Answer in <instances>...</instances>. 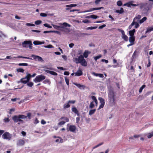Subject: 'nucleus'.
I'll return each instance as SVG.
<instances>
[{"mask_svg":"<svg viewBox=\"0 0 153 153\" xmlns=\"http://www.w3.org/2000/svg\"><path fill=\"white\" fill-rule=\"evenodd\" d=\"M153 3H142L139 5L140 9H144L145 10L148 11L150 10L152 7Z\"/></svg>","mask_w":153,"mask_h":153,"instance_id":"1","label":"nucleus"},{"mask_svg":"<svg viewBox=\"0 0 153 153\" xmlns=\"http://www.w3.org/2000/svg\"><path fill=\"white\" fill-rule=\"evenodd\" d=\"M108 96L110 103L112 105L114 104L115 97V93L113 91H110L109 92Z\"/></svg>","mask_w":153,"mask_h":153,"instance_id":"2","label":"nucleus"},{"mask_svg":"<svg viewBox=\"0 0 153 153\" xmlns=\"http://www.w3.org/2000/svg\"><path fill=\"white\" fill-rule=\"evenodd\" d=\"M59 26V28H60L59 30L62 31H65V30H66L68 32H69V30L68 29H67L66 28V27H70L71 25L66 22H64L62 23H59L58 24Z\"/></svg>","mask_w":153,"mask_h":153,"instance_id":"3","label":"nucleus"},{"mask_svg":"<svg viewBox=\"0 0 153 153\" xmlns=\"http://www.w3.org/2000/svg\"><path fill=\"white\" fill-rule=\"evenodd\" d=\"M27 118L26 116L23 115H19L18 116H15L13 117L12 119L15 123H17L18 122H23L22 120L21 119H25Z\"/></svg>","mask_w":153,"mask_h":153,"instance_id":"4","label":"nucleus"},{"mask_svg":"<svg viewBox=\"0 0 153 153\" xmlns=\"http://www.w3.org/2000/svg\"><path fill=\"white\" fill-rule=\"evenodd\" d=\"M2 137L4 140H10L12 139V135L9 132H6L3 133Z\"/></svg>","mask_w":153,"mask_h":153,"instance_id":"5","label":"nucleus"},{"mask_svg":"<svg viewBox=\"0 0 153 153\" xmlns=\"http://www.w3.org/2000/svg\"><path fill=\"white\" fill-rule=\"evenodd\" d=\"M45 76L42 75H40L37 76L35 79L33 80L34 82H40L43 80L45 79Z\"/></svg>","mask_w":153,"mask_h":153,"instance_id":"6","label":"nucleus"},{"mask_svg":"<svg viewBox=\"0 0 153 153\" xmlns=\"http://www.w3.org/2000/svg\"><path fill=\"white\" fill-rule=\"evenodd\" d=\"M31 77V75L30 74H27L25 77L21 79V82L23 83L26 84L29 81Z\"/></svg>","mask_w":153,"mask_h":153,"instance_id":"7","label":"nucleus"},{"mask_svg":"<svg viewBox=\"0 0 153 153\" xmlns=\"http://www.w3.org/2000/svg\"><path fill=\"white\" fill-rule=\"evenodd\" d=\"M68 127L67 128L68 131H70L73 132H75L76 130V126L73 125H69V124L67 125Z\"/></svg>","mask_w":153,"mask_h":153,"instance_id":"8","label":"nucleus"},{"mask_svg":"<svg viewBox=\"0 0 153 153\" xmlns=\"http://www.w3.org/2000/svg\"><path fill=\"white\" fill-rule=\"evenodd\" d=\"M84 59L83 56L82 55H80L79 56L78 58H74V61L76 63L78 64L79 63V62H81Z\"/></svg>","mask_w":153,"mask_h":153,"instance_id":"9","label":"nucleus"},{"mask_svg":"<svg viewBox=\"0 0 153 153\" xmlns=\"http://www.w3.org/2000/svg\"><path fill=\"white\" fill-rule=\"evenodd\" d=\"M32 45V43L30 40H27L24 41L22 43V46L25 48L28 47L27 45Z\"/></svg>","mask_w":153,"mask_h":153,"instance_id":"10","label":"nucleus"},{"mask_svg":"<svg viewBox=\"0 0 153 153\" xmlns=\"http://www.w3.org/2000/svg\"><path fill=\"white\" fill-rule=\"evenodd\" d=\"M31 56L33 57V59L35 60H37L38 61L40 62L43 61V59L42 58L38 56L35 55L33 54L31 55Z\"/></svg>","mask_w":153,"mask_h":153,"instance_id":"11","label":"nucleus"},{"mask_svg":"<svg viewBox=\"0 0 153 153\" xmlns=\"http://www.w3.org/2000/svg\"><path fill=\"white\" fill-rule=\"evenodd\" d=\"M104 8L103 7H99L98 8H91L88 10H85L83 11V13H86L87 12H89L93 11L94 10H100L101 9H103Z\"/></svg>","mask_w":153,"mask_h":153,"instance_id":"12","label":"nucleus"},{"mask_svg":"<svg viewBox=\"0 0 153 153\" xmlns=\"http://www.w3.org/2000/svg\"><path fill=\"white\" fill-rule=\"evenodd\" d=\"M74 84L81 89H84L86 87V86L84 85H82L76 83H74Z\"/></svg>","mask_w":153,"mask_h":153,"instance_id":"13","label":"nucleus"},{"mask_svg":"<svg viewBox=\"0 0 153 153\" xmlns=\"http://www.w3.org/2000/svg\"><path fill=\"white\" fill-rule=\"evenodd\" d=\"M13 58L11 57L10 56H7L6 57V59H10L11 58ZM13 58H22L24 59H32L31 58H30L29 57H24L22 56H18L17 57H14Z\"/></svg>","mask_w":153,"mask_h":153,"instance_id":"14","label":"nucleus"},{"mask_svg":"<svg viewBox=\"0 0 153 153\" xmlns=\"http://www.w3.org/2000/svg\"><path fill=\"white\" fill-rule=\"evenodd\" d=\"M75 76H80L82 74V72L80 68H79L78 70L75 73Z\"/></svg>","mask_w":153,"mask_h":153,"instance_id":"15","label":"nucleus"},{"mask_svg":"<svg viewBox=\"0 0 153 153\" xmlns=\"http://www.w3.org/2000/svg\"><path fill=\"white\" fill-rule=\"evenodd\" d=\"M71 110L75 114H76L77 116H79V113L78 110L75 107H73L71 109Z\"/></svg>","mask_w":153,"mask_h":153,"instance_id":"16","label":"nucleus"},{"mask_svg":"<svg viewBox=\"0 0 153 153\" xmlns=\"http://www.w3.org/2000/svg\"><path fill=\"white\" fill-rule=\"evenodd\" d=\"M25 143V142L23 140H19L17 143V145L19 146H22Z\"/></svg>","mask_w":153,"mask_h":153,"instance_id":"17","label":"nucleus"},{"mask_svg":"<svg viewBox=\"0 0 153 153\" xmlns=\"http://www.w3.org/2000/svg\"><path fill=\"white\" fill-rule=\"evenodd\" d=\"M60 120H63L65 123L68 122L69 121V119L66 117H63L60 118L59 119Z\"/></svg>","mask_w":153,"mask_h":153,"instance_id":"18","label":"nucleus"},{"mask_svg":"<svg viewBox=\"0 0 153 153\" xmlns=\"http://www.w3.org/2000/svg\"><path fill=\"white\" fill-rule=\"evenodd\" d=\"M135 32V30L134 29L132 30H131L129 31V33L130 36L134 37V34Z\"/></svg>","mask_w":153,"mask_h":153,"instance_id":"19","label":"nucleus"},{"mask_svg":"<svg viewBox=\"0 0 153 153\" xmlns=\"http://www.w3.org/2000/svg\"><path fill=\"white\" fill-rule=\"evenodd\" d=\"M79 62V63L84 66H86L87 65V62L85 59L83 60V61L81 62Z\"/></svg>","mask_w":153,"mask_h":153,"instance_id":"20","label":"nucleus"},{"mask_svg":"<svg viewBox=\"0 0 153 153\" xmlns=\"http://www.w3.org/2000/svg\"><path fill=\"white\" fill-rule=\"evenodd\" d=\"M91 98L94 101L95 103V106H97L98 105V102L96 97L94 96H92Z\"/></svg>","mask_w":153,"mask_h":153,"instance_id":"21","label":"nucleus"},{"mask_svg":"<svg viewBox=\"0 0 153 153\" xmlns=\"http://www.w3.org/2000/svg\"><path fill=\"white\" fill-rule=\"evenodd\" d=\"M135 40V37L130 36L129 37V41L130 43H134Z\"/></svg>","mask_w":153,"mask_h":153,"instance_id":"22","label":"nucleus"},{"mask_svg":"<svg viewBox=\"0 0 153 153\" xmlns=\"http://www.w3.org/2000/svg\"><path fill=\"white\" fill-rule=\"evenodd\" d=\"M44 42H41L39 41H34L33 42V44L34 45H36L43 44H44Z\"/></svg>","mask_w":153,"mask_h":153,"instance_id":"23","label":"nucleus"},{"mask_svg":"<svg viewBox=\"0 0 153 153\" xmlns=\"http://www.w3.org/2000/svg\"><path fill=\"white\" fill-rule=\"evenodd\" d=\"M90 53V52H89L88 51H85L83 53V57L85 58H87L88 56V54Z\"/></svg>","mask_w":153,"mask_h":153,"instance_id":"24","label":"nucleus"},{"mask_svg":"<svg viewBox=\"0 0 153 153\" xmlns=\"http://www.w3.org/2000/svg\"><path fill=\"white\" fill-rule=\"evenodd\" d=\"M122 38L126 41H127L128 39V36L125 34V33L122 34Z\"/></svg>","mask_w":153,"mask_h":153,"instance_id":"25","label":"nucleus"},{"mask_svg":"<svg viewBox=\"0 0 153 153\" xmlns=\"http://www.w3.org/2000/svg\"><path fill=\"white\" fill-rule=\"evenodd\" d=\"M141 18V16L140 15H138L137 16L135 17L133 19V21H139V20Z\"/></svg>","mask_w":153,"mask_h":153,"instance_id":"26","label":"nucleus"},{"mask_svg":"<svg viewBox=\"0 0 153 153\" xmlns=\"http://www.w3.org/2000/svg\"><path fill=\"white\" fill-rule=\"evenodd\" d=\"M58 139H57L56 140V142L58 143H62L63 142V140L61 138L58 137Z\"/></svg>","mask_w":153,"mask_h":153,"instance_id":"27","label":"nucleus"},{"mask_svg":"<svg viewBox=\"0 0 153 153\" xmlns=\"http://www.w3.org/2000/svg\"><path fill=\"white\" fill-rule=\"evenodd\" d=\"M96 111V109H91L89 111V114L91 115L94 114Z\"/></svg>","mask_w":153,"mask_h":153,"instance_id":"28","label":"nucleus"},{"mask_svg":"<svg viewBox=\"0 0 153 153\" xmlns=\"http://www.w3.org/2000/svg\"><path fill=\"white\" fill-rule=\"evenodd\" d=\"M153 30V26L149 27L147 28V30L146 32V33H147L148 32H150L151 31Z\"/></svg>","mask_w":153,"mask_h":153,"instance_id":"29","label":"nucleus"},{"mask_svg":"<svg viewBox=\"0 0 153 153\" xmlns=\"http://www.w3.org/2000/svg\"><path fill=\"white\" fill-rule=\"evenodd\" d=\"M147 18L146 17H144L143 18H142L139 21V22L140 24H141L143 23L144 21H146L147 19Z\"/></svg>","mask_w":153,"mask_h":153,"instance_id":"30","label":"nucleus"},{"mask_svg":"<svg viewBox=\"0 0 153 153\" xmlns=\"http://www.w3.org/2000/svg\"><path fill=\"white\" fill-rule=\"evenodd\" d=\"M132 22H134V25H135V28H137L139 27V24L137 22V21H133Z\"/></svg>","mask_w":153,"mask_h":153,"instance_id":"31","label":"nucleus"},{"mask_svg":"<svg viewBox=\"0 0 153 153\" xmlns=\"http://www.w3.org/2000/svg\"><path fill=\"white\" fill-rule=\"evenodd\" d=\"M153 136V131L148 133L147 135V137L149 139L151 138Z\"/></svg>","mask_w":153,"mask_h":153,"instance_id":"32","label":"nucleus"},{"mask_svg":"<svg viewBox=\"0 0 153 153\" xmlns=\"http://www.w3.org/2000/svg\"><path fill=\"white\" fill-rule=\"evenodd\" d=\"M94 106H95V105L94 104V102L92 101V102H91L90 103V104L89 106V107L90 108H92L94 107Z\"/></svg>","mask_w":153,"mask_h":153,"instance_id":"33","label":"nucleus"},{"mask_svg":"<svg viewBox=\"0 0 153 153\" xmlns=\"http://www.w3.org/2000/svg\"><path fill=\"white\" fill-rule=\"evenodd\" d=\"M123 8H121L120 10H116V12L121 14L123 12Z\"/></svg>","mask_w":153,"mask_h":153,"instance_id":"34","label":"nucleus"},{"mask_svg":"<svg viewBox=\"0 0 153 153\" xmlns=\"http://www.w3.org/2000/svg\"><path fill=\"white\" fill-rule=\"evenodd\" d=\"M98 100L100 101L101 104H105V102L104 100L101 97H99L98 98Z\"/></svg>","mask_w":153,"mask_h":153,"instance_id":"35","label":"nucleus"},{"mask_svg":"<svg viewBox=\"0 0 153 153\" xmlns=\"http://www.w3.org/2000/svg\"><path fill=\"white\" fill-rule=\"evenodd\" d=\"M70 107V105L69 104V103H67L65 104L64 105V109H66V108H69Z\"/></svg>","mask_w":153,"mask_h":153,"instance_id":"36","label":"nucleus"},{"mask_svg":"<svg viewBox=\"0 0 153 153\" xmlns=\"http://www.w3.org/2000/svg\"><path fill=\"white\" fill-rule=\"evenodd\" d=\"M131 1L125 4H124V6H127L128 7H130L131 6Z\"/></svg>","mask_w":153,"mask_h":153,"instance_id":"37","label":"nucleus"},{"mask_svg":"<svg viewBox=\"0 0 153 153\" xmlns=\"http://www.w3.org/2000/svg\"><path fill=\"white\" fill-rule=\"evenodd\" d=\"M17 71L18 72L23 73L24 71V70L21 68H19L17 69Z\"/></svg>","mask_w":153,"mask_h":153,"instance_id":"38","label":"nucleus"},{"mask_svg":"<svg viewBox=\"0 0 153 153\" xmlns=\"http://www.w3.org/2000/svg\"><path fill=\"white\" fill-rule=\"evenodd\" d=\"M97 27H88L86 28V30H92L95 29Z\"/></svg>","mask_w":153,"mask_h":153,"instance_id":"39","label":"nucleus"},{"mask_svg":"<svg viewBox=\"0 0 153 153\" xmlns=\"http://www.w3.org/2000/svg\"><path fill=\"white\" fill-rule=\"evenodd\" d=\"M43 83L45 84L48 83L50 85L51 83V82L49 79H46L43 81Z\"/></svg>","mask_w":153,"mask_h":153,"instance_id":"40","label":"nucleus"},{"mask_svg":"<svg viewBox=\"0 0 153 153\" xmlns=\"http://www.w3.org/2000/svg\"><path fill=\"white\" fill-rule=\"evenodd\" d=\"M102 57V55H99L95 57H94V58L96 61L97 59H100Z\"/></svg>","mask_w":153,"mask_h":153,"instance_id":"41","label":"nucleus"},{"mask_svg":"<svg viewBox=\"0 0 153 153\" xmlns=\"http://www.w3.org/2000/svg\"><path fill=\"white\" fill-rule=\"evenodd\" d=\"M146 87V85H143L140 88L139 90V92L140 93H141L142 92L143 89L145 88Z\"/></svg>","mask_w":153,"mask_h":153,"instance_id":"42","label":"nucleus"},{"mask_svg":"<svg viewBox=\"0 0 153 153\" xmlns=\"http://www.w3.org/2000/svg\"><path fill=\"white\" fill-rule=\"evenodd\" d=\"M42 22V21L40 20H38L36 21L35 22V23L36 25H39Z\"/></svg>","mask_w":153,"mask_h":153,"instance_id":"43","label":"nucleus"},{"mask_svg":"<svg viewBox=\"0 0 153 153\" xmlns=\"http://www.w3.org/2000/svg\"><path fill=\"white\" fill-rule=\"evenodd\" d=\"M45 27H47L49 28H52V27L50 25L48 24L47 23L43 25Z\"/></svg>","mask_w":153,"mask_h":153,"instance_id":"44","label":"nucleus"},{"mask_svg":"<svg viewBox=\"0 0 153 153\" xmlns=\"http://www.w3.org/2000/svg\"><path fill=\"white\" fill-rule=\"evenodd\" d=\"M50 74L54 76H57V74L56 73L52 71H51Z\"/></svg>","mask_w":153,"mask_h":153,"instance_id":"45","label":"nucleus"},{"mask_svg":"<svg viewBox=\"0 0 153 153\" xmlns=\"http://www.w3.org/2000/svg\"><path fill=\"white\" fill-rule=\"evenodd\" d=\"M122 2L120 0L118 1L117 2V5L118 6H121L122 5Z\"/></svg>","mask_w":153,"mask_h":153,"instance_id":"46","label":"nucleus"},{"mask_svg":"<svg viewBox=\"0 0 153 153\" xmlns=\"http://www.w3.org/2000/svg\"><path fill=\"white\" fill-rule=\"evenodd\" d=\"M76 6V4H72L70 5H66V7H75Z\"/></svg>","mask_w":153,"mask_h":153,"instance_id":"47","label":"nucleus"},{"mask_svg":"<svg viewBox=\"0 0 153 153\" xmlns=\"http://www.w3.org/2000/svg\"><path fill=\"white\" fill-rule=\"evenodd\" d=\"M65 123L62 120L58 124V125L61 126L62 125H64Z\"/></svg>","mask_w":153,"mask_h":153,"instance_id":"48","label":"nucleus"},{"mask_svg":"<svg viewBox=\"0 0 153 153\" xmlns=\"http://www.w3.org/2000/svg\"><path fill=\"white\" fill-rule=\"evenodd\" d=\"M19 66H27L28 65V64L26 63H19L18 64Z\"/></svg>","mask_w":153,"mask_h":153,"instance_id":"49","label":"nucleus"},{"mask_svg":"<svg viewBox=\"0 0 153 153\" xmlns=\"http://www.w3.org/2000/svg\"><path fill=\"white\" fill-rule=\"evenodd\" d=\"M33 83L31 82H29L27 84V85L28 86L30 87H32L33 86Z\"/></svg>","mask_w":153,"mask_h":153,"instance_id":"50","label":"nucleus"},{"mask_svg":"<svg viewBox=\"0 0 153 153\" xmlns=\"http://www.w3.org/2000/svg\"><path fill=\"white\" fill-rule=\"evenodd\" d=\"M52 25L54 28L57 29H59V26H58L53 24H52Z\"/></svg>","mask_w":153,"mask_h":153,"instance_id":"51","label":"nucleus"},{"mask_svg":"<svg viewBox=\"0 0 153 153\" xmlns=\"http://www.w3.org/2000/svg\"><path fill=\"white\" fill-rule=\"evenodd\" d=\"M26 25L28 26H34L35 25L33 24L27 23L26 24Z\"/></svg>","mask_w":153,"mask_h":153,"instance_id":"52","label":"nucleus"},{"mask_svg":"<svg viewBox=\"0 0 153 153\" xmlns=\"http://www.w3.org/2000/svg\"><path fill=\"white\" fill-rule=\"evenodd\" d=\"M102 0H96L95 1V4L96 5H97L100 3Z\"/></svg>","mask_w":153,"mask_h":153,"instance_id":"53","label":"nucleus"},{"mask_svg":"<svg viewBox=\"0 0 153 153\" xmlns=\"http://www.w3.org/2000/svg\"><path fill=\"white\" fill-rule=\"evenodd\" d=\"M82 22L85 23H90V22L88 20L85 19L82 21Z\"/></svg>","mask_w":153,"mask_h":153,"instance_id":"54","label":"nucleus"},{"mask_svg":"<svg viewBox=\"0 0 153 153\" xmlns=\"http://www.w3.org/2000/svg\"><path fill=\"white\" fill-rule=\"evenodd\" d=\"M40 16L42 17H46L47 16V14L45 13H40Z\"/></svg>","mask_w":153,"mask_h":153,"instance_id":"55","label":"nucleus"},{"mask_svg":"<svg viewBox=\"0 0 153 153\" xmlns=\"http://www.w3.org/2000/svg\"><path fill=\"white\" fill-rule=\"evenodd\" d=\"M98 17V16H97L94 15H91V18H92L94 19H96Z\"/></svg>","mask_w":153,"mask_h":153,"instance_id":"56","label":"nucleus"},{"mask_svg":"<svg viewBox=\"0 0 153 153\" xmlns=\"http://www.w3.org/2000/svg\"><path fill=\"white\" fill-rule=\"evenodd\" d=\"M65 82H66L67 84L68 85H69V79H68L67 78L65 77Z\"/></svg>","mask_w":153,"mask_h":153,"instance_id":"57","label":"nucleus"},{"mask_svg":"<svg viewBox=\"0 0 153 153\" xmlns=\"http://www.w3.org/2000/svg\"><path fill=\"white\" fill-rule=\"evenodd\" d=\"M133 2V1H131V6H132L135 7V6H137L139 5V4H134L132 3V2Z\"/></svg>","mask_w":153,"mask_h":153,"instance_id":"58","label":"nucleus"},{"mask_svg":"<svg viewBox=\"0 0 153 153\" xmlns=\"http://www.w3.org/2000/svg\"><path fill=\"white\" fill-rule=\"evenodd\" d=\"M117 30L120 32L122 34L125 33L124 31L121 29H118Z\"/></svg>","mask_w":153,"mask_h":153,"instance_id":"59","label":"nucleus"},{"mask_svg":"<svg viewBox=\"0 0 153 153\" xmlns=\"http://www.w3.org/2000/svg\"><path fill=\"white\" fill-rule=\"evenodd\" d=\"M4 121L5 122H8L10 121V120L8 118H6L4 119Z\"/></svg>","mask_w":153,"mask_h":153,"instance_id":"60","label":"nucleus"},{"mask_svg":"<svg viewBox=\"0 0 153 153\" xmlns=\"http://www.w3.org/2000/svg\"><path fill=\"white\" fill-rule=\"evenodd\" d=\"M104 104H101L99 106V108H98V110H99L101 108H102L103 107Z\"/></svg>","mask_w":153,"mask_h":153,"instance_id":"61","label":"nucleus"},{"mask_svg":"<svg viewBox=\"0 0 153 153\" xmlns=\"http://www.w3.org/2000/svg\"><path fill=\"white\" fill-rule=\"evenodd\" d=\"M39 122V121L37 118H36L34 121V123L36 124L38 123Z\"/></svg>","mask_w":153,"mask_h":153,"instance_id":"62","label":"nucleus"},{"mask_svg":"<svg viewBox=\"0 0 153 153\" xmlns=\"http://www.w3.org/2000/svg\"><path fill=\"white\" fill-rule=\"evenodd\" d=\"M141 136L140 135H134L133 136V137L134 138H138Z\"/></svg>","mask_w":153,"mask_h":153,"instance_id":"63","label":"nucleus"},{"mask_svg":"<svg viewBox=\"0 0 153 153\" xmlns=\"http://www.w3.org/2000/svg\"><path fill=\"white\" fill-rule=\"evenodd\" d=\"M44 47L45 48H50L53 47L51 45H49L47 46H45Z\"/></svg>","mask_w":153,"mask_h":153,"instance_id":"64","label":"nucleus"}]
</instances>
